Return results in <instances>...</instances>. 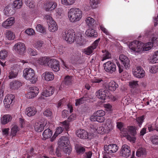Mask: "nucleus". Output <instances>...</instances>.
Wrapping results in <instances>:
<instances>
[{"label": "nucleus", "mask_w": 158, "mask_h": 158, "mask_svg": "<svg viewBox=\"0 0 158 158\" xmlns=\"http://www.w3.org/2000/svg\"><path fill=\"white\" fill-rule=\"evenodd\" d=\"M82 11L77 8H72L68 10L67 16L69 21L75 23L80 21L82 17Z\"/></svg>", "instance_id": "1"}, {"label": "nucleus", "mask_w": 158, "mask_h": 158, "mask_svg": "<svg viewBox=\"0 0 158 158\" xmlns=\"http://www.w3.org/2000/svg\"><path fill=\"white\" fill-rule=\"evenodd\" d=\"M122 135L123 136H127V139L130 142L134 143L135 140L134 137L136 134V129L135 127H129L127 129L123 128L120 130Z\"/></svg>", "instance_id": "2"}, {"label": "nucleus", "mask_w": 158, "mask_h": 158, "mask_svg": "<svg viewBox=\"0 0 158 158\" xmlns=\"http://www.w3.org/2000/svg\"><path fill=\"white\" fill-rule=\"evenodd\" d=\"M23 76L27 80L34 84L38 80V77L35 74L34 70L31 68H26L23 72Z\"/></svg>", "instance_id": "3"}, {"label": "nucleus", "mask_w": 158, "mask_h": 158, "mask_svg": "<svg viewBox=\"0 0 158 158\" xmlns=\"http://www.w3.org/2000/svg\"><path fill=\"white\" fill-rule=\"evenodd\" d=\"M58 143L59 147L65 153L69 155L70 153L72 148L69 145V142L67 137L64 136L61 137L58 140Z\"/></svg>", "instance_id": "4"}, {"label": "nucleus", "mask_w": 158, "mask_h": 158, "mask_svg": "<svg viewBox=\"0 0 158 158\" xmlns=\"http://www.w3.org/2000/svg\"><path fill=\"white\" fill-rule=\"evenodd\" d=\"M157 36L155 35H153L151 37L150 40L152 42H149L144 44L139 41V53L143 51H148L153 47V44L157 43Z\"/></svg>", "instance_id": "5"}, {"label": "nucleus", "mask_w": 158, "mask_h": 158, "mask_svg": "<svg viewBox=\"0 0 158 158\" xmlns=\"http://www.w3.org/2000/svg\"><path fill=\"white\" fill-rule=\"evenodd\" d=\"M75 36V33L73 30H66L62 33L63 38L70 44L74 41Z\"/></svg>", "instance_id": "6"}, {"label": "nucleus", "mask_w": 158, "mask_h": 158, "mask_svg": "<svg viewBox=\"0 0 158 158\" xmlns=\"http://www.w3.org/2000/svg\"><path fill=\"white\" fill-rule=\"evenodd\" d=\"M105 70L111 73L116 71V67L115 64L110 61L105 63L103 64Z\"/></svg>", "instance_id": "7"}, {"label": "nucleus", "mask_w": 158, "mask_h": 158, "mask_svg": "<svg viewBox=\"0 0 158 158\" xmlns=\"http://www.w3.org/2000/svg\"><path fill=\"white\" fill-rule=\"evenodd\" d=\"M14 50L20 55L23 54L25 50V44L19 42L15 44L13 47Z\"/></svg>", "instance_id": "8"}, {"label": "nucleus", "mask_w": 158, "mask_h": 158, "mask_svg": "<svg viewBox=\"0 0 158 158\" xmlns=\"http://www.w3.org/2000/svg\"><path fill=\"white\" fill-rule=\"evenodd\" d=\"M118 148V147L115 144L106 145L104 147L105 151L107 153L109 154L116 152Z\"/></svg>", "instance_id": "9"}, {"label": "nucleus", "mask_w": 158, "mask_h": 158, "mask_svg": "<svg viewBox=\"0 0 158 158\" xmlns=\"http://www.w3.org/2000/svg\"><path fill=\"white\" fill-rule=\"evenodd\" d=\"M48 65L54 71L57 72L60 69L59 62L56 59H50L48 62Z\"/></svg>", "instance_id": "10"}, {"label": "nucleus", "mask_w": 158, "mask_h": 158, "mask_svg": "<svg viewBox=\"0 0 158 158\" xmlns=\"http://www.w3.org/2000/svg\"><path fill=\"white\" fill-rule=\"evenodd\" d=\"M39 93L38 88L36 87H32L30 88L29 92L26 95L28 98H31L35 97Z\"/></svg>", "instance_id": "11"}, {"label": "nucleus", "mask_w": 158, "mask_h": 158, "mask_svg": "<svg viewBox=\"0 0 158 158\" xmlns=\"http://www.w3.org/2000/svg\"><path fill=\"white\" fill-rule=\"evenodd\" d=\"M15 98V96L12 94L7 95L5 97L3 102L4 105L6 108H9L11 106Z\"/></svg>", "instance_id": "12"}, {"label": "nucleus", "mask_w": 158, "mask_h": 158, "mask_svg": "<svg viewBox=\"0 0 158 158\" xmlns=\"http://www.w3.org/2000/svg\"><path fill=\"white\" fill-rule=\"evenodd\" d=\"M121 152L123 156L128 157L131 153L130 147L127 145H124L122 147Z\"/></svg>", "instance_id": "13"}, {"label": "nucleus", "mask_w": 158, "mask_h": 158, "mask_svg": "<svg viewBox=\"0 0 158 158\" xmlns=\"http://www.w3.org/2000/svg\"><path fill=\"white\" fill-rule=\"evenodd\" d=\"M119 59L126 69L129 68L130 60L126 56L123 54L119 56Z\"/></svg>", "instance_id": "14"}, {"label": "nucleus", "mask_w": 158, "mask_h": 158, "mask_svg": "<svg viewBox=\"0 0 158 158\" xmlns=\"http://www.w3.org/2000/svg\"><path fill=\"white\" fill-rule=\"evenodd\" d=\"M47 123V121L44 120L43 122H39L35 123L34 128L36 131L38 132H40L42 131L44 127L46 125Z\"/></svg>", "instance_id": "15"}, {"label": "nucleus", "mask_w": 158, "mask_h": 158, "mask_svg": "<svg viewBox=\"0 0 158 158\" xmlns=\"http://www.w3.org/2000/svg\"><path fill=\"white\" fill-rule=\"evenodd\" d=\"M55 90V88L53 87H49L47 89L43 90L41 93L42 96L45 97H48L53 94Z\"/></svg>", "instance_id": "16"}, {"label": "nucleus", "mask_w": 158, "mask_h": 158, "mask_svg": "<svg viewBox=\"0 0 158 158\" xmlns=\"http://www.w3.org/2000/svg\"><path fill=\"white\" fill-rule=\"evenodd\" d=\"M15 19L13 17L9 18L2 23V26L6 28H9L15 23Z\"/></svg>", "instance_id": "17"}, {"label": "nucleus", "mask_w": 158, "mask_h": 158, "mask_svg": "<svg viewBox=\"0 0 158 158\" xmlns=\"http://www.w3.org/2000/svg\"><path fill=\"white\" fill-rule=\"evenodd\" d=\"M100 3V0H90L89 6H87L86 9L87 10L90 9V8L92 9H95L98 7Z\"/></svg>", "instance_id": "18"}, {"label": "nucleus", "mask_w": 158, "mask_h": 158, "mask_svg": "<svg viewBox=\"0 0 158 158\" xmlns=\"http://www.w3.org/2000/svg\"><path fill=\"white\" fill-rule=\"evenodd\" d=\"M42 77L43 80L49 81L52 80L54 79V76L52 73L46 71L42 74Z\"/></svg>", "instance_id": "19"}, {"label": "nucleus", "mask_w": 158, "mask_h": 158, "mask_svg": "<svg viewBox=\"0 0 158 158\" xmlns=\"http://www.w3.org/2000/svg\"><path fill=\"white\" fill-rule=\"evenodd\" d=\"M138 44V41H134L129 44V48L131 49L132 52L135 55H138V49L137 48Z\"/></svg>", "instance_id": "20"}, {"label": "nucleus", "mask_w": 158, "mask_h": 158, "mask_svg": "<svg viewBox=\"0 0 158 158\" xmlns=\"http://www.w3.org/2000/svg\"><path fill=\"white\" fill-rule=\"evenodd\" d=\"M25 114L28 117L34 116L37 112L36 108L33 107H29L27 108L25 110Z\"/></svg>", "instance_id": "21"}, {"label": "nucleus", "mask_w": 158, "mask_h": 158, "mask_svg": "<svg viewBox=\"0 0 158 158\" xmlns=\"http://www.w3.org/2000/svg\"><path fill=\"white\" fill-rule=\"evenodd\" d=\"M76 134L78 137L81 138L83 139L89 138V135L87 132L84 130L79 129L77 130Z\"/></svg>", "instance_id": "22"}, {"label": "nucleus", "mask_w": 158, "mask_h": 158, "mask_svg": "<svg viewBox=\"0 0 158 158\" xmlns=\"http://www.w3.org/2000/svg\"><path fill=\"white\" fill-rule=\"evenodd\" d=\"M49 30L52 32H54L58 29V27L56 22L54 20L48 22Z\"/></svg>", "instance_id": "23"}, {"label": "nucleus", "mask_w": 158, "mask_h": 158, "mask_svg": "<svg viewBox=\"0 0 158 158\" xmlns=\"http://www.w3.org/2000/svg\"><path fill=\"white\" fill-rule=\"evenodd\" d=\"M107 92V90L103 89H101L96 93V95L99 98L105 100Z\"/></svg>", "instance_id": "24"}, {"label": "nucleus", "mask_w": 158, "mask_h": 158, "mask_svg": "<svg viewBox=\"0 0 158 158\" xmlns=\"http://www.w3.org/2000/svg\"><path fill=\"white\" fill-rule=\"evenodd\" d=\"M50 59L47 57H44L37 58L36 59L35 63H38L39 64L44 65L47 64H48V62Z\"/></svg>", "instance_id": "25"}, {"label": "nucleus", "mask_w": 158, "mask_h": 158, "mask_svg": "<svg viewBox=\"0 0 158 158\" xmlns=\"http://www.w3.org/2000/svg\"><path fill=\"white\" fill-rule=\"evenodd\" d=\"M33 46L38 50L43 49L46 47L44 42L40 40H36L33 44Z\"/></svg>", "instance_id": "26"}, {"label": "nucleus", "mask_w": 158, "mask_h": 158, "mask_svg": "<svg viewBox=\"0 0 158 158\" xmlns=\"http://www.w3.org/2000/svg\"><path fill=\"white\" fill-rule=\"evenodd\" d=\"M21 85V82L18 81H13L11 82L10 84V87L12 89H18Z\"/></svg>", "instance_id": "27"}, {"label": "nucleus", "mask_w": 158, "mask_h": 158, "mask_svg": "<svg viewBox=\"0 0 158 158\" xmlns=\"http://www.w3.org/2000/svg\"><path fill=\"white\" fill-rule=\"evenodd\" d=\"M47 7L45 8L46 11H52L57 6V3L54 1H50L48 2Z\"/></svg>", "instance_id": "28"}, {"label": "nucleus", "mask_w": 158, "mask_h": 158, "mask_svg": "<svg viewBox=\"0 0 158 158\" xmlns=\"http://www.w3.org/2000/svg\"><path fill=\"white\" fill-rule=\"evenodd\" d=\"M113 125L110 121L109 119L107 120L105 123L104 127L105 132L108 133L113 129Z\"/></svg>", "instance_id": "29"}, {"label": "nucleus", "mask_w": 158, "mask_h": 158, "mask_svg": "<svg viewBox=\"0 0 158 158\" xmlns=\"http://www.w3.org/2000/svg\"><path fill=\"white\" fill-rule=\"evenodd\" d=\"M19 128L16 125H12L11 127L10 135L12 138L16 135L17 132L19 131Z\"/></svg>", "instance_id": "30"}, {"label": "nucleus", "mask_w": 158, "mask_h": 158, "mask_svg": "<svg viewBox=\"0 0 158 158\" xmlns=\"http://www.w3.org/2000/svg\"><path fill=\"white\" fill-rule=\"evenodd\" d=\"M12 119V117L10 115H5L1 118V122L2 124L5 125L11 121Z\"/></svg>", "instance_id": "31"}, {"label": "nucleus", "mask_w": 158, "mask_h": 158, "mask_svg": "<svg viewBox=\"0 0 158 158\" xmlns=\"http://www.w3.org/2000/svg\"><path fill=\"white\" fill-rule=\"evenodd\" d=\"M108 89L111 91H114L118 87V85L114 81H111L107 85Z\"/></svg>", "instance_id": "32"}, {"label": "nucleus", "mask_w": 158, "mask_h": 158, "mask_svg": "<svg viewBox=\"0 0 158 158\" xmlns=\"http://www.w3.org/2000/svg\"><path fill=\"white\" fill-rule=\"evenodd\" d=\"M95 21L94 19L93 18L90 16L86 17L85 19L86 24L90 27H91L94 25Z\"/></svg>", "instance_id": "33"}, {"label": "nucleus", "mask_w": 158, "mask_h": 158, "mask_svg": "<svg viewBox=\"0 0 158 158\" xmlns=\"http://www.w3.org/2000/svg\"><path fill=\"white\" fill-rule=\"evenodd\" d=\"M52 132L50 129L45 130L43 134L44 139H46L50 138L52 135Z\"/></svg>", "instance_id": "34"}, {"label": "nucleus", "mask_w": 158, "mask_h": 158, "mask_svg": "<svg viewBox=\"0 0 158 158\" xmlns=\"http://www.w3.org/2000/svg\"><path fill=\"white\" fill-rule=\"evenodd\" d=\"M86 34L88 36L96 37L97 36V32L92 29L87 30L85 32Z\"/></svg>", "instance_id": "35"}, {"label": "nucleus", "mask_w": 158, "mask_h": 158, "mask_svg": "<svg viewBox=\"0 0 158 158\" xmlns=\"http://www.w3.org/2000/svg\"><path fill=\"white\" fill-rule=\"evenodd\" d=\"M76 0H61V4L64 6H70L75 3Z\"/></svg>", "instance_id": "36"}, {"label": "nucleus", "mask_w": 158, "mask_h": 158, "mask_svg": "<svg viewBox=\"0 0 158 158\" xmlns=\"http://www.w3.org/2000/svg\"><path fill=\"white\" fill-rule=\"evenodd\" d=\"M12 7L10 5L6 6L4 10V13L6 15H10L13 14V12L12 10Z\"/></svg>", "instance_id": "37"}, {"label": "nucleus", "mask_w": 158, "mask_h": 158, "mask_svg": "<svg viewBox=\"0 0 158 158\" xmlns=\"http://www.w3.org/2000/svg\"><path fill=\"white\" fill-rule=\"evenodd\" d=\"M6 38L9 40H14L15 38V34L12 31L7 30L6 33Z\"/></svg>", "instance_id": "38"}, {"label": "nucleus", "mask_w": 158, "mask_h": 158, "mask_svg": "<svg viewBox=\"0 0 158 158\" xmlns=\"http://www.w3.org/2000/svg\"><path fill=\"white\" fill-rule=\"evenodd\" d=\"M92 129L94 131V132L96 133H97L98 134H103L105 132V129L104 128H103L102 127H95L93 128H92Z\"/></svg>", "instance_id": "39"}, {"label": "nucleus", "mask_w": 158, "mask_h": 158, "mask_svg": "<svg viewBox=\"0 0 158 158\" xmlns=\"http://www.w3.org/2000/svg\"><path fill=\"white\" fill-rule=\"evenodd\" d=\"M25 3L30 9H34L35 6V3L33 0H25Z\"/></svg>", "instance_id": "40"}, {"label": "nucleus", "mask_w": 158, "mask_h": 158, "mask_svg": "<svg viewBox=\"0 0 158 158\" xmlns=\"http://www.w3.org/2000/svg\"><path fill=\"white\" fill-rule=\"evenodd\" d=\"M23 3L22 0H15L13 3L14 7L16 9H19L22 6Z\"/></svg>", "instance_id": "41"}, {"label": "nucleus", "mask_w": 158, "mask_h": 158, "mask_svg": "<svg viewBox=\"0 0 158 158\" xmlns=\"http://www.w3.org/2000/svg\"><path fill=\"white\" fill-rule=\"evenodd\" d=\"M102 52L103 54L102 56V61L110 59L111 57V54L108 51H102Z\"/></svg>", "instance_id": "42"}, {"label": "nucleus", "mask_w": 158, "mask_h": 158, "mask_svg": "<svg viewBox=\"0 0 158 158\" xmlns=\"http://www.w3.org/2000/svg\"><path fill=\"white\" fill-rule=\"evenodd\" d=\"M87 99L86 97H84L79 99L76 100L75 105L76 106H78L82 104H83L86 102Z\"/></svg>", "instance_id": "43"}, {"label": "nucleus", "mask_w": 158, "mask_h": 158, "mask_svg": "<svg viewBox=\"0 0 158 158\" xmlns=\"http://www.w3.org/2000/svg\"><path fill=\"white\" fill-rule=\"evenodd\" d=\"M73 81L72 77L69 76H66L64 78V81L66 85H70L72 84Z\"/></svg>", "instance_id": "44"}, {"label": "nucleus", "mask_w": 158, "mask_h": 158, "mask_svg": "<svg viewBox=\"0 0 158 158\" xmlns=\"http://www.w3.org/2000/svg\"><path fill=\"white\" fill-rule=\"evenodd\" d=\"M79 36L77 37L76 38H75L74 40L76 41V42L78 44L80 45H83L84 43V40L82 39V36L80 34H79Z\"/></svg>", "instance_id": "45"}, {"label": "nucleus", "mask_w": 158, "mask_h": 158, "mask_svg": "<svg viewBox=\"0 0 158 158\" xmlns=\"http://www.w3.org/2000/svg\"><path fill=\"white\" fill-rule=\"evenodd\" d=\"M151 62L153 63L158 62V50L156 51L153 54Z\"/></svg>", "instance_id": "46"}, {"label": "nucleus", "mask_w": 158, "mask_h": 158, "mask_svg": "<svg viewBox=\"0 0 158 158\" xmlns=\"http://www.w3.org/2000/svg\"><path fill=\"white\" fill-rule=\"evenodd\" d=\"M63 129L61 127H59L56 129V130L52 138H55L58 135L61 133L63 131Z\"/></svg>", "instance_id": "47"}, {"label": "nucleus", "mask_w": 158, "mask_h": 158, "mask_svg": "<svg viewBox=\"0 0 158 158\" xmlns=\"http://www.w3.org/2000/svg\"><path fill=\"white\" fill-rule=\"evenodd\" d=\"M35 27L36 30L40 33H44L45 32V28L40 24H37Z\"/></svg>", "instance_id": "48"}, {"label": "nucleus", "mask_w": 158, "mask_h": 158, "mask_svg": "<svg viewBox=\"0 0 158 158\" xmlns=\"http://www.w3.org/2000/svg\"><path fill=\"white\" fill-rule=\"evenodd\" d=\"M150 72L152 73H155L158 71V66L153 65L149 68Z\"/></svg>", "instance_id": "49"}, {"label": "nucleus", "mask_w": 158, "mask_h": 158, "mask_svg": "<svg viewBox=\"0 0 158 158\" xmlns=\"http://www.w3.org/2000/svg\"><path fill=\"white\" fill-rule=\"evenodd\" d=\"M9 76L10 79L15 78L17 75L18 72L16 70H14L11 71L9 73Z\"/></svg>", "instance_id": "50"}, {"label": "nucleus", "mask_w": 158, "mask_h": 158, "mask_svg": "<svg viewBox=\"0 0 158 158\" xmlns=\"http://www.w3.org/2000/svg\"><path fill=\"white\" fill-rule=\"evenodd\" d=\"M146 155V152L144 148H142L139 149V157H143Z\"/></svg>", "instance_id": "51"}, {"label": "nucleus", "mask_w": 158, "mask_h": 158, "mask_svg": "<svg viewBox=\"0 0 158 158\" xmlns=\"http://www.w3.org/2000/svg\"><path fill=\"white\" fill-rule=\"evenodd\" d=\"M93 49L90 47L85 49L83 51V52L87 55H89L93 52Z\"/></svg>", "instance_id": "52"}, {"label": "nucleus", "mask_w": 158, "mask_h": 158, "mask_svg": "<svg viewBox=\"0 0 158 158\" xmlns=\"http://www.w3.org/2000/svg\"><path fill=\"white\" fill-rule=\"evenodd\" d=\"M132 73L134 76L135 77H138V66L137 65L135 66L132 69Z\"/></svg>", "instance_id": "53"}, {"label": "nucleus", "mask_w": 158, "mask_h": 158, "mask_svg": "<svg viewBox=\"0 0 158 158\" xmlns=\"http://www.w3.org/2000/svg\"><path fill=\"white\" fill-rule=\"evenodd\" d=\"M145 75L144 70L141 67H139V78H143Z\"/></svg>", "instance_id": "54"}, {"label": "nucleus", "mask_w": 158, "mask_h": 158, "mask_svg": "<svg viewBox=\"0 0 158 158\" xmlns=\"http://www.w3.org/2000/svg\"><path fill=\"white\" fill-rule=\"evenodd\" d=\"M27 52L31 56H35L37 54V52L36 51L31 48H28Z\"/></svg>", "instance_id": "55"}, {"label": "nucleus", "mask_w": 158, "mask_h": 158, "mask_svg": "<svg viewBox=\"0 0 158 158\" xmlns=\"http://www.w3.org/2000/svg\"><path fill=\"white\" fill-rule=\"evenodd\" d=\"M7 52L4 50L0 52V58L4 59L6 58L7 56Z\"/></svg>", "instance_id": "56"}, {"label": "nucleus", "mask_w": 158, "mask_h": 158, "mask_svg": "<svg viewBox=\"0 0 158 158\" xmlns=\"http://www.w3.org/2000/svg\"><path fill=\"white\" fill-rule=\"evenodd\" d=\"M100 28L105 34L107 35H110V33L108 30L103 25H100Z\"/></svg>", "instance_id": "57"}, {"label": "nucleus", "mask_w": 158, "mask_h": 158, "mask_svg": "<svg viewBox=\"0 0 158 158\" xmlns=\"http://www.w3.org/2000/svg\"><path fill=\"white\" fill-rule=\"evenodd\" d=\"M76 151L79 154L83 153L85 151L84 148L82 146H78L76 148Z\"/></svg>", "instance_id": "58"}, {"label": "nucleus", "mask_w": 158, "mask_h": 158, "mask_svg": "<svg viewBox=\"0 0 158 158\" xmlns=\"http://www.w3.org/2000/svg\"><path fill=\"white\" fill-rule=\"evenodd\" d=\"M25 33L29 35H32L35 34V31L31 28H29L25 30Z\"/></svg>", "instance_id": "59"}, {"label": "nucleus", "mask_w": 158, "mask_h": 158, "mask_svg": "<svg viewBox=\"0 0 158 158\" xmlns=\"http://www.w3.org/2000/svg\"><path fill=\"white\" fill-rule=\"evenodd\" d=\"M138 85V81H131L129 82V85L131 88H135Z\"/></svg>", "instance_id": "60"}, {"label": "nucleus", "mask_w": 158, "mask_h": 158, "mask_svg": "<svg viewBox=\"0 0 158 158\" xmlns=\"http://www.w3.org/2000/svg\"><path fill=\"white\" fill-rule=\"evenodd\" d=\"M31 15L34 17L40 16V12L37 9H35L31 12Z\"/></svg>", "instance_id": "61"}, {"label": "nucleus", "mask_w": 158, "mask_h": 158, "mask_svg": "<svg viewBox=\"0 0 158 158\" xmlns=\"http://www.w3.org/2000/svg\"><path fill=\"white\" fill-rule=\"evenodd\" d=\"M96 115L98 117H103L105 115V112L102 110H99L95 113Z\"/></svg>", "instance_id": "62"}, {"label": "nucleus", "mask_w": 158, "mask_h": 158, "mask_svg": "<svg viewBox=\"0 0 158 158\" xmlns=\"http://www.w3.org/2000/svg\"><path fill=\"white\" fill-rule=\"evenodd\" d=\"M44 114L46 116L51 117L52 115V113L50 109H48L44 111Z\"/></svg>", "instance_id": "63"}, {"label": "nucleus", "mask_w": 158, "mask_h": 158, "mask_svg": "<svg viewBox=\"0 0 158 158\" xmlns=\"http://www.w3.org/2000/svg\"><path fill=\"white\" fill-rule=\"evenodd\" d=\"M152 141L153 144L156 145L158 144V136L154 135L152 137Z\"/></svg>", "instance_id": "64"}]
</instances>
